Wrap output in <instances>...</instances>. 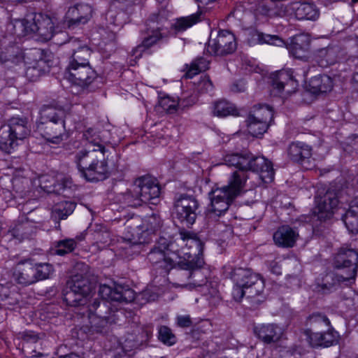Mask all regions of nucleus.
Listing matches in <instances>:
<instances>
[{
    "label": "nucleus",
    "instance_id": "1",
    "mask_svg": "<svg viewBox=\"0 0 358 358\" xmlns=\"http://www.w3.org/2000/svg\"><path fill=\"white\" fill-rule=\"evenodd\" d=\"M105 152L103 145L92 142H89L85 148L76 152L75 162L81 176L87 181L102 180L107 177L108 166Z\"/></svg>",
    "mask_w": 358,
    "mask_h": 358
},
{
    "label": "nucleus",
    "instance_id": "2",
    "mask_svg": "<svg viewBox=\"0 0 358 358\" xmlns=\"http://www.w3.org/2000/svg\"><path fill=\"white\" fill-rule=\"evenodd\" d=\"M224 164L234 166L235 173L242 172L245 176L244 187L249 178V171L257 172L264 182L269 183L273 180L274 170L272 163L264 157H255L250 152L231 153L224 157Z\"/></svg>",
    "mask_w": 358,
    "mask_h": 358
},
{
    "label": "nucleus",
    "instance_id": "3",
    "mask_svg": "<svg viewBox=\"0 0 358 358\" xmlns=\"http://www.w3.org/2000/svg\"><path fill=\"white\" fill-rule=\"evenodd\" d=\"M245 178L242 172L238 173L234 171L228 178L227 185L213 189L210 192V206L208 214L209 218L220 216L229 209L236 197L243 192Z\"/></svg>",
    "mask_w": 358,
    "mask_h": 358
},
{
    "label": "nucleus",
    "instance_id": "4",
    "mask_svg": "<svg viewBox=\"0 0 358 358\" xmlns=\"http://www.w3.org/2000/svg\"><path fill=\"white\" fill-rule=\"evenodd\" d=\"M160 187L155 178L148 176L136 179L131 188L122 194L120 202L131 207L145 204L157 205L159 201Z\"/></svg>",
    "mask_w": 358,
    "mask_h": 358
},
{
    "label": "nucleus",
    "instance_id": "5",
    "mask_svg": "<svg viewBox=\"0 0 358 358\" xmlns=\"http://www.w3.org/2000/svg\"><path fill=\"white\" fill-rule=\"evenodd\" d=\"M64 110L51 106H44L40 111L37 129L48 141L59 144L66 137Z\"/></svg>",
    "mask_w": 358,
    "mask_h": 358
},
{
    "label": "nucleus",
    "instance_id": "6",
    "mask_svg": "<svg viewBox=\"0 0 358 358\" xmlns=\"http://www.w3.org/2000/svg\"><path fill=\"white\" fill-rule=\"evenodd\" d=\"M231 278L234 282L232 296L236 301H241L245 296L254 298L264 292V279L250 268H235L231 273Z\"/></svg>",
    "mask_w": 358,
    "mask_h": 358
},
{
    "label": "nucleus",
    "instance_id": "7",
    "mask_svg": "<svg viewBox=\"0 0 358 358\" xmlns=\"http://www.w3.org/2000/svg\"><path fill=\"white\" fill-rule=\"evenodd\" d=\"M43 52L41 49H30L24 52L12 36H4L0 40V63L8 69H13L23 65L24 62H31L32 57H40Z\"/></svg>",
    "mask_w": 358,
    "mask_h": 358
},
{
    "label": "nucleus",
    "instance_id": "8",
    "mask_svg": "<svg viewBox=\"0 0 358 358\" xmlns=\"http://www.w3.org/2000/svg\"><path fill=\"white\" fill-rule=\"evenodd\" d=\"M54 31L52 19L41 13L35 14L31 19L17 20L14 24L15 34L19 37L36 33L43 40L48 41L53 36Z\"/></svg>",
    "mask_w": 358,
    "mask_h": 358
},
{
    "label": "nucleus",
    "instance_id": "9",
    "mask_svg": "<svg viewBox=\"0 0 358 358\" xmlns=\"http://www.w3.org/2000/svg\"><path fill=\"white\" fill-rule=\"evenodd\" d=\"M66 289L64 294L66 304L79 306L87 303L94 287L87 278L82 274H76L67 281Z\"/></svg>",
    "mask_w": 358,
    "mask_h": 358
},
{
    "label": "nucleus",
    "instance_id": "10",
    "mask_svg": "<svg viewBox=\"0 0 358 358\" xmlns=\"http://www.w3.org/2000/svg\"><path fill=\"white\" fill-rule=\"evenodd\" d=\"M173 244L161 237L148 254V259L151 264L163 269L166 273L176 266L177 259H180V255L173 252Z\"/></svg>",
    "mask_w": 358,
    "mask_h": 358
},
{
    "label": "nucleus",
    "instance_id": "11",
    "mask_svg": "<svg viewBox=\"0 0 358 358\" xmlns=\"http://www.w3.org/2000/svg\"><path fill=\"white\" fill-rule=\"evenodd\" d=\"M1 129L6 130L8 135L1 136L0 141V149L6 152L17 145L18 141H23L27 138L31 133V128L27 118L13 117L8 121L7 126Z\"/></svg>",
    "mask_w": 358,
    "mask_h": 358
},
{
    "label": "nucleus",
    "instance_id": "12",
    "mask_svg": "<svg viewBox=\"0 0 358 358\" xmlns=\"http://www.w3.org/2000/svg\"><path fill=\"white\" fill-rule=\"evenodd\" d=\"M88 323L83 328L90 334L103 333L107 330L108 324L112 322L110 307L106 302L101 303L98 300L88 308Z\"/></svg>",
    "mask_w": 358,
    "mask_h": 358
},
{
    "label": "nucleus",
    "instance_id": "13",
    "mask_svg": "<svg viewBox=\"0 0 358 358\" xmlns=\"http://www.w3.org/2000/svg\"><path fill=\"white\" fill-rule=\"evenodd\" d=\"M203 264V261L200 258H197L196 260L194 259L184 261L180 259H177L176 266L173 268L176 269L174 275L178 280V282L175 284L177 286L186 287L189 289L202 286L203 283L198 282L196 280H194L193 282L189 283H185V281L199 275L198 270L202 267Z\"/></svg>",
    "mask_w": 358,
    "mask_h": 358
},
{
    "label": "nucleus",
    "instance_id": "14",
    "mask_svg": "<svg viewBox=\"0 0 358 358\" xmlns=\"http://www.w3.org/2000/svg\"><path fill=\"white\" fill-rule=\"evenodd\" d=\"M334 265L337 268H348L346 276H341L343 281L355 279L358 268V252L348 246L341 248L334 257Z\"/></svg>",
    "mask_w": 358,
    "mask_h": 358
},
{
    "label": "nucleus",
    "instance_id": "15",
    "mask_svg": "<svg viewBox=\"0 0 358 358\" xmlns=\"http://www.w3.org/2000/svg\"><path fill=\"white\" fill-rule=\"evenodd\" d=\"M271 93L274 96L287 97L296 92L298 83L290 71H279L271 75Z\"/></svg>",
    "mask_w": 358,
    "mask_h": 358
},
{
    "label": "nucleus",
    "instance_id": "16",
    "mask_svg": "<svg viewBox=\"0 0 358 358\" xmlns=\"http://www.w3.org/2000/svg\"><path fill=\"white\" fill-rule=\"evenodd\" d=\"M198 207L199 203L195 198L182 195L175 203V217L181 223L191 225L196 220Z\"/></svg>",
    "mask_w": 358,
    "mask_h": 358
},
{
    "label": "nucleus",
    "instance_id": "17",
    "mask_svg": "<svg viewBox=\"0 0 358 358\" xmlns=\"http://www.w3.org/2000/svg\"><path fill=\"white\" fill-rule=\"evenodd\" d=\"M236 49V42L234 35L227 30L219 31L215 38L208 41L206 48L210 55H225L231 54Z\"/></svg>",
    "mask_w": 358,
    "mask_h": 358
},
{
    "label": "nucleus",
    "instance_id": "18",
    "mask_svg": "<svg viewBox=\"0 0 358 358\" xmlns=\"http://www.w3.org/2000/svg\"><path fill=\"white\" fill-rule=\"evenodd\" d=\"M94 14L93 7L85 3H76L69 8L64 20L69 28H74L81 24H85L92 17Z\"/></svg>",
    "mask_w": 358,
    "mask_h": 358
},
{
    "label": "nucleus",
    "instance_id": "19",
    "mask_svg": "<svg viewBox=\"0 0 358 358\" xmlns=\"http://www.w3.org/2000/svg\"><path fill=\"white\" fill-rule=\"evenodd\" d=\"M65 78L83 88L89 87L97 78V73L91 65L66 68Z\"/></svg>",
    "mask_w": 358,
    "mask_h": 358
},
{
    "label": "nucleus",
    "instance_id": "20",
    "mask_svg": "<svg viewBox=\"0 0 358 358\" xmlns=\"http://www.w3.org/2000/svg\"><path fill=\"white\" fill-rule=\"evenodd\" d=\"M99 295L102 298L101 303L106 302L110 307L109 301L131 302L134 299V292L130 289H123L122 287H116L113 289L106 285L99 287ZM100 302V301H99Z\"/></svg>",
    "mask_w": 358,
    "mask_h": 358
},
{
    "label": "nucleus",
    "instance_id": "21",
    "mask_svg": "<svg viewBox=\"0 0 358 358\" xmlns=\"http://www.w3.org/2000/svg\"><path fill=\"white\" fill-rule=\"evenodd\" d=\"M314 213L320 221H325L332 217L338 200L334 193L327 192L323 196L317 199Z\"/></svg>",
    "mask_w": 358,
    "mask_h": 358
},
{
    "label": "nucleus",
    "instance_id": "22",
    "mask_svg": "<svg viewBox=\"0 0 358 358\" xmlns=\"http://www.w3.org/2000/svg\"><path fill=\"white\" fill-rule=\"evenodd\" d=\"M40 187L48 193L60 194L67 187H70L71 179L63 174L57 173L56 176L44 175L39 178Z\"/></svg>",
    "mask_w": 358,
    "mask_h": 358
},
{
    "label": "nucleus",
    "instance_id": "23",
    "mask_svg": "<svg viewBox=\"0 0 358 358\" xmlns=\"http://www.w3.org/2000/svg\"><path fill=\"white\" fill-rule=\"evenodd\" d=\"M253 332L265 344L277 343L283 334L282 329L273 323L255 325Z\"/></svg>",
    "mask_w": 358,
    "mask_h": 358
},
{
    "label": "nucleus",
    "instance_id": "24",
    "mask_svg": "<svg viewBox=\"0 0 358 358\" xmlns=\"http://www.w3.org/2000/svg\"><path fill=\"white\" fill-rule=\"evenodd\" d=\"M162 226L160 217L156 215L148 217L143 224V230L138 237H133L131 241V247L137 248L142 244L148 243L151 240V234L158 230Z\"/></svg>",
    "mask_w": 358,
    "mask_h": 358
},
{
    "label": "nucleus",
    "instance_id": "25",
    "mask_svg": "<svg viewBox=\"0 0 358 358\" xmlns=\"http://www.w3.org/2000/svg\"><path fill=\"white\" fill-rule=\"evenodd\" d=\"M14 280L23 286H28L36 282L34 273V264L29 260L18 262L13 268Z\"/></svg>",
    "mask_w": 358,
    "mask_h": 358
},
{
    "label": "nucleus",
    "instance_id": "26",
    "mask_svg": "<svg viewBox=\"0 0 358 358\" xmlns=\"http://www.w3.org/2000/svg\"><path fill=\"white\" fill-rule=\"evenodd\" d=\"M310 36L306 34H300L290 38L287 48L296 58L304 59L308 57L310 47Z\"/></svg>",
    "mask_w": 358,
    "mask_h": 358
},
{
    "label": "nucleus",
    "instance_id": "27",
    "mask_svg": "<svg viewBox=\"0 0 358 358\" xmlns=\"http://www.w3.org/2000/svg\"><path fill=\"white\" fill-rule=\"evenodd\" d=\"M36 223L29 220L26 216L22 215L18 218L16 223L10 229V232L14 238L22 241L31 237L36 234Z\"/></svg>",
    "mask_w": 358,
    "mask_h": 358
},
{
    "label": "nucleus",
    "instance_id": "28",
    "mask_svg": "<svg viewBox=\"0 0 358 358\" xmlns=\"http://www.w3.org/2000/svg\"><path fill=\"white\" fill-rule=\"evenodd\" d=\"M310 345L313 347H329L337 341L336 332L330 327L323 332L313 333L308 329L305 331Z\"/></svg>",
    "mask_w": 358,
    "mask_h": 358
},
{
    "label": "nucleus",
    "instance_id": "29",
    "mask_svg": "<svg viewBox=\"0 0 358 358\" xmlns=\"http://www.w3.org/2000/svg\"><path fill=\"white\" fill-rule=\"evenodd\" d=\"M292 14L299 20H315L320 13L316 6L307 2H294L291 5Z\"/></svg>",
    "mask_w": 358,
    "mask_h": 358
},
{
    "label": "nucleus",
    "instance_id": "30",
    "mask_svg": "<svg viewBox=\"0 0 358 358\" xmlns=\"http://www.w3.org/2000/svg\"><path fill=\"white\" fill-rule=\"evenodd\" d=\"M298 236V232L295 229L288 225H283L273 234V241L278 246L292 248Z\"/></svg>",
    "mask_w": 358,
    "mask_h": 358
},
{
    "label": "nucleus",
    "instance_id": "31",
    "mask_svg": "<svg viewBox=\"0 0 358 358\" xmlns=\"http://www.w3.org/2000/svg\"><path fill=\"white\" fill-rule=\"evenodd\" d=\"M204 19V13L201 10H199L196 13L186 17L177 18L171 24V29L175 34L183 32L188 28L202 21Z\"/></svg>",
    "mask_w": 358,
    "mask_h": 358
},
{
    "label": "nucleus",
    "instance_id": "32",
    "mask_svg": "<svg viewBox=\"0 0 358 358\" xmlns=\"http://www.w3.org/2000/svg\"><path fill=\"white\" fill-rule=\"evenodd\" d=\"M247 42L250 46L264 43L280 45L283 43L278 36L265 34L257 29H251L248 32Z\"/></svg>",
    "mask_w": 358,
    "mask_h": 358
},
{
    "label": "nucleus",
    "instance_id": "33",
    "mask_svg": "<svg viewBox=\"0 0 358 358\" xmlns=\"http://www.w3.org/2000/svg\"><path fill=\"white\" fill-rule=\"evenodd\" d=\"M162 38L163 36L159 27L153 28L152 29H148L146 36L143 37L141 43L134 50V55H136V57H141L142 52L156 45Z\"/></svg>",
    "mask_w": 358,
    "mask_h": 358
},
{
    "label": "nucleus",
    "instance_id": "34",
    "mask_svg": "<svg viewBox=\"0 0 358 358\" xmlns=\"http://www.w3.org/2000/svg\"><path fill=\"white\" fill-rule=\"evenodd\" d=\"M288 154L292 160L301 162L311 157L312 149L310 146L301 142L292 143L289 147Z\"/></svg>",
    "mask_w": 358,
    "mask_h": 358
},
{
    "label": "nucleus",
    "instance_id": "35",
    "mask_svg": "<svg viewBox=\"0 0 358 358\" xmlns=\"http://www.w3.org/2000/svg\"><path fill=\"white\" fill-rule=\"evenodd\" d=\"M45 61L40 57H32L31 62H24L23 64L27 65L26 69V77L32 82L36 81L45 71Z\"/></svg>",
    "mask_w": 358,
    "mask_h": 358
},
{
    "label": "nucleus",
    "instance_id": "36",
    "mask_svg": "<svg viewBox=\"0 0 358 358\" xmlns=\"http://www.w3.org/2000/svg\"><path fill=\"white\" fill-rule=\"evenodd\" d=\"M273 117V113L272 109L268 106H259L254 108V110L250 114L248 118L251 120H257L262 121L260 124V129H258V133L264 131L266 127L267 123H271Z\"/></svg>",
    "mask_w": 358,
    "mask_h": 358
},
{
    "label": "nucleus",
    "instance_id": "37",
    "mask_svg": "<svg viewBox=\"0 0 358 358\" xmlns=\"http://www.w3.org/2000/svg\"><path fill=\"white\" fill-rule=\"evenodd\" d=\"M310 90L313 94L326 93L333 88L332 79L327 75L315 76L309 83Z\"/></svg>",
    "mask_w": 358,
    "mask_h": 358
},
{
    "label": "nucleus",
    "instance_id": "38",
    "mask_svg": "<svg viewBox=\"0 0 358 358\" xmlns=\"http://www.w3.org/2000/svg\"><path fill=\"white\" fill-rule=\"evenodd\" d=\"M348 230L352 234L358 233V201H354L343 216Z\"/></svg>",
    "mask_w": 358,
    "mask_h": 358
},
{
    "label": "nucleus",
    "instance_id": "39",
    "mask_svg": "<svg viewBox=\"0 0 358 358\" xmlns=\"http://www.w3.org/2000/svg\"><path fill=\"white\" fill-rule=\"evenodd\" d=\"M91 55V50L87 46H81L75 50L70 58L67 68H73L90 65L89 59Z\"/></svg>",
    "mask_w": 358,
    "mask_h": 358
},
{
    "label": "nucleus",
    "instance_id": "40",
    "mask_svg": "<svg viewBox=\"0 0 358 358\" xmlns=\"http://www.w3.org/2000/svg\"><path fill=\"white\" fill-rule=\"evenodd\" d=\"M76 206V204L74 202L69 201L57 203L53 207L52 217L55 220L66 219L73 212Z\"/></svg>",
    "mask_w": 358,
    "mask_h": 358
},
{
    "label": "nucleus",
    "instance_id": "41",
    "mask_svg": "<svg viewBox=\"0 0 358 358\" xmlns=\"http://www.w3.org/2000/svg\"><path fill=\"white\" fill-rule=\"evenodd\" d=\"M213 114L219 117H226L229 115L237 116L238 115V112L231 103L226 100H220L214 104Z\"/></svg>",
    "mask_w": 358,
    "mask_h": 358
},
{
    "label": "nucleus",
    "instance_id": "42",
    "mask_svg": "<svg viewBox=\"0 0 358 358\" xmlns=\"http://www.w3.org/2000/svg\"><path fill=\"white\" fill-rule=\"evenodd\" d=\"M209 68V62L204 58H198L193 61L189 66L187 65L185 76L192 78L201 71Z\"/></svg>",
    "mask_w": 358,
    "mask_h": 358
},
{
    "label": "nucleus",
    "instance_id": "43",
    "mask_svg": "<svg viewBox=\"0 0 358 358\" xmlns=\"http://www.w3.org/2000/svg\"><path fill=\"white\" fill-rule=\"evenodd\" d=\"M307 323L315 329L331 327V322L328 317L320 313H313L307 319Z\"/></svg>",
    "mask_w": 358,
    "mask_h": 358
},
{
    "label": "nucleus",
    "instance_id": "44",
    "mask_svg": "<svg viewBox=\"0 0 358 358\" xmlns=\"http://www.w3.org/2000/svg\"><path fill=\"white\" fill-rule=\"evenodd\" d=\"M53 271V266L50 264L39 263L34 264V273L36 282L49 278Z\"/></svg>",
    "mask_w": 358,
    "mask_h": 358
},
{
    "label": "nucleus",
    "instance_id": "45",
    "mask_svg": "<svg viewBox=\"0 0 358 358\" xmlns=\"http://www.w3.org/2000/svg\"><path fill=\"white\" fill-rule=\"evenodd\" d=\"M317 57L320 58L321 65H331L336 62L335 51L332 48H321L317 51Z\"/></svg>",
    "mask_w": 358,
    "mask_h": 358
},
{
    "label": "nucleus",
    "instance_id": "46",
    "mask_svg": "<svg viewBox=\"0 0 358 358\" xmlns=\"http://www.w3.org/2000/svg\"><path fill=\"white\" fill-rule=\"evenodd\" d=\"M76 247V242L74 239L59 241L57 243L55 246V253L56 255L63 256L73 251Z\"/></svg>",
    "mask_w": 358,
    "mask_h": 358
},
{
    "label": "nucleus",
    "instance_id": "47",
    "mask_svg": "<svg viewBox=\"0 0 358 358\" xmlns=\"http://www.w3.org/2000/svg\"><path fill=\"white\" fill-rule=\"evenodd\" d=\"M159 338L164 344L172 345L176 342V338L170 328L162 326L159 329Z\"/></svg>",
    "mask_w": 358,
    "mask_h": 358
},
{
    "label": "nucleus",
    "instance_id": "48",
    "mask_svg": "<svg viewBox=\"0 0 358 358\" xmlns=\"http://www.w3.org/2000/svg\"><path fill=\"white\" fill-rule=\"evenodd\" d=\"M262 122V121L257 120H251L250 118H248L247 120V125H248V132L255 137H259L262 135H263L268 129L269 127V123L266 124V127L264 131H262L261 132L258 133L259 131L258 129L260 127V124Z\"/></svg>",
    "mask_w": 358,
    "mask_h": 358
},
{
    "label": "nucleus",
    "instance_id": "49",
    "mask_svg": "<svg viewBox=\"0 0 358 358\" xmlns=\"http://www.w3.org/2000/svg\"><path fill=\"white\" fill-rule=\"evenodd\" d=\"M160 106L169 113H173L178 109V100L170 96L162 97L159 101Z\"/></svg>",
    "mask_w": 358,
    "mask_h": 358
},
{
    "label": "nucleus",
    "instance_id": "50",
    "mask_svg": "<svg viewBox=\"0 0 358 358\" xmlns=\"http://www.w3.org/2000/svg\"><path fill=\"white\" fill-rule=\"evenodd\" d=\"M180 239L182 241L183 243H185L186 245H188L189 242V247H192L193 245L199 246L200 244V241L196 238V236L189 231H182L180 232Z\"/></svg>",
    "mask_w": 358,
    "mask_h": 358
},
{
    "label": "nucleus",
    "instance_id": "51",
    "mask_svg": "<svg viewBox=\"0 0 358 358\" xmlns=\"http://www.w3.org/2000/svg\"><path fill=\"white\" fill-rule=\"evenodd\" d=\"M196 96L193 94L188 96H182L178 99V109L183 110L193 106L196 103Z\"/></svg>",
    "mask_w": 358,
    "mask_h": 358
},
{
    "label": "nucleus",
    "instance_id": "52",
    "mask_svg": "<svg viewBox=\"0 0 358 358\" xmlns=\"http://www.w3.org/2000/svg\"><path fill=\"white\" fill-rule=\"evenodd\" d=\"M176 322L177 326L181 328H188L192 325V320L189 315H177Z\"/></svg>",
    "mask_w": 358,
    "mask_h": 358
},
{
    "label": "nucleus",
    "instance_id": "53",
    "mask_svg": "<svg viewBox=\"0 0 358 358\" xmlns=\"http://www.w3.org/2000/svg\"><path fill=\"white\" fill-rule=\"evenodd\" d=\"M199 89L201 93L211 92L213 90V85L208 78H203L199 83Z\"/></svg>",
    "mask_w": 358,
    "mask_h": 358
},
{
    "label": "nucleus",
    "instance_id": "54",
    "mask_svg": "<svg viewBox=\"0 0 358 358\" xmlns=\"http://www.w3.org/2000/svg\"><path fill=\"white\" fill-rule=\"evenodd\" d=\"M94 236L101 242L106 243L109 239L110 233L106 228L100 227L99 229L95 231Z\"/></svg>",
    "mask_w": 358,
    "mask_h": 358
},
{
    "label": "nucleus",
    "instance_id": "55",
    "mask_svg": "<svg viewBox=\"0 0 358 358\" xmlns=\"http://www.w3.org/2000/svg\"><path fill=\"white\" fill-rule=\"evenodd\" d=\"M22 338L24 342L36 343L38 342L39 337L35 332L29 331L23 332Z\"/></svg>",
    "mask_w": 358,
    "mask_h": 358
},
{
    "label": "nucleus",
    "instance_id": "56",
    "mask_svg": "<svg viewBox=\"0 0 358 358\" xmlns=\"http://www.w3.org/2000/svg\"><path fill=\"white\" fill-rule=\"evenodd\" d=\"M143 298L145 299L147 301H155L157 298V295L155 294H150V291L149 289H146L142 292Z\"/></svg>",
    "mask_w": 358,
    "mask_h": 358
},
{
    "label": "nucleus",
    "instance_id": "57",
    "mask_svg": "<svg viewBox=\"0 0 358 358\" xmlns=\"http://www.w3.org/2000/svg\"><path fill=\"white\" fill-rule=\"evenodd\" d=\"M222 227H224L225 228V230L226 231H231V228L230 226H227V225H224L222 223H217V225H216V229L217 231H220L222 230Z\"/></svg>",
    "mask_w": 358,
    "mask_h": 358
},
{
    "label": "nucleus",
    "instance_id": "58",
    "mask_svg": "<svg viewBox=\"0 0 358 358\" xmlns=\"http://www.w3.org/2000/svg\"><path fill=\"white\" fill-rule=\"evenodd\" d=\"M274 265L272 266V268H271V271L272 272L276 273V274H280V266L278 265L277 263H273Z\"/></svg>",
    "mask_w": 358,
    "mask_h": 358
},
{
    "label": "nucleus",
    "instance_id": "59",
    "mask_svg": "<svg viewBox=\"0 0 358 358\" xmlns=\"http://www.w3.org/2000/svg\"><path fill=\"white\" fill-rule=\"evenodd\" d=\"M60 358H80V356H78L76 354L71 353V354L62 356Z\"/></svg>",
    "mask_w": 358,
    "mask_h": 358
},
{
    "label": "nucleus",
    "instance_id": "60",
    "mask_svg": "<svg viewBox=\"0 0 358 358\" xmlns=\"http://www.w3.org/2000/svg\"><path fill=\"white\" fill-rule=\"evenodd\" d=\"M158 18H159V15H153L150 18V21L151 22H155V21H157L158 20Z\"/></svg>",
    "mask_w": 358,
    "mask_h": 358
},
{
    "label": "nucleus",
    "instance_id": "61",
    "mask_svg": "<svg viewBox=\"0 0 358 358\" xmlns=\"http://www.w3.org/2000/svg\"><path fill=\"white\" fill-rule=\"evenodd\" d=\"M231 90L234 92H240V91L242 90L241 89H238V85L237 84H234L233 86H232Z\"/></svg>",
    "mask_w": 358,
    "mask_h": 358
},
{
    "label": "nucleus",
    "instance_id": "62",
    "mask_svg": "<svg viewBox=\"0 0 358 358\" xmlns=\"http://www.w3.org/2000/svg\"><path fill=\"white\" fill-rule=\"evenodd\" d=\"M351 1H352V3L355 4L358 2V0H351Z\"/></svg>",
    "mask_w": 358,
    "mask_h": 358
},
{
    "label": "nucleus",
    "instance_id": "63",
    "mask_svg": "<svg viewBox=\"0 0 358 358\" xmlns=\"http://www.w3.org/2000/svg\"><path fill=\"white\" fill-rule=\"evenodd\" d=\"M135 252H138L139 250H134Z\"/></svg>",
    "mask_w": 358,
    "mask_h": 358
},
{
    "label": "nucleus",
    "instance_id": "64",
    "mask_svg": "<svg viewBox=\"0 0 358 358\" xmlns=\"http://www.w3.org/2000/svg\"><path fill=\"white\" fill-rule=\"evenodd\" d=\"M161 358H165V357H161Z\"/></svg>",
    "mask_w": 358,
    "mask_h": 358
}]
</instances>
